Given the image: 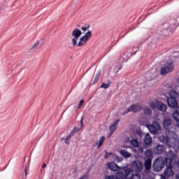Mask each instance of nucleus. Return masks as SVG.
<instances>
[{
    "label": "nucleus",
    "instance_id": "f257e3e1",
    "mask_svg": "<svg viewBox=\"0 0 179 179\" xmlns=\"http://www.w3.org/2000/svg\"><path fill=\"white\" fill-rule=\"evenodd\" d=\"M177 97H178V92L174 90H171L169 92V96L166 98V103L170 108H176L175 111L172 113V117L176 122L178 127H179V106Z\"/></svg>",
    "mask_w": 179,
    "mask_h": 179
},
{
    "label": "nucleus",
    "instance_id": "f03ea898",
    "mask_svg": "<svg viewBox=\"0 0 179 179\" xmlns=\"http://www.w3.org/2000/svg\"><path fill=\"white\" fill-rule=\"evenodd\" d=\"M106 166L109 170H111V171H121V170H123L124 171V173L123 172H117V173H121L122 176H120L121 177L119 178V179H127V177L131 174V173H133L134 170H132V168L129 169L128 166H123L120 167L115 162H108L106 164Z\"/></svg>",
    "mask_w": 179,
    "mask_h": 179
},
{
    "label": "nucleus",
    "instance_id": "7ed1b4c3",
    "mask_svg": "<svg viewBox=\"0 0 179 179\" xmlns=\"http://www.w3.org/2000/svg\"><path fill=\"white\" fill-rule=\"evenodd\" d=\"M169 162H171V157H170L169 158H163L162 157L157 158L152 164L154 171H162V170L164 169V166L169 163Z\"/></svg>",
    "mask_w": 179,
    "mask_h": 179
},
{
    "label": "nucleus",
    "instance_id": "20e7f679",
    "mask_svg": "<svg viewBox=\"0 0 179 179\" xmlns=\"http://www.w3.org/2000/svg\"><path fill=\"white\" fill-rule=\"evenodd\" d=\"M171 155H170L171 161L168 162L166 164V169L164 172L165 177H173L174 176V171H173V163H174V160L176 159V154L173 152V151L170 150Z\"/></svg>",
    "mask_w": 179,
    "mask_h": 179
},
{
    "label": "nucleus",
    "instance_id": "39448f33",
    "mask_svg": "<svg viewBox=\"0 0 179 179\" xmlns=\"http://www.w3.org/2000/svg\"><path fill=\"white\" fill-rule=\"evenodd\" d=\"M138 52L137 50L134 51V48H127L126 50V52L121 55L119 61L121 62V64H123V62H127L128 59H129L130 57H132V55H135L136 52Z\"/></svg>",
    "mask_w": 179,
    "mask_h": 179
},
{
    "label": "nucleus",
    "instance_id": "423d86ee",
    "mask_svg": "<svg viewBox=\"0 0 179 179\" xmlns=\"http://www.w3.org/2000/svg\"><path fill=\"white\" fill-rule=\"evenodd\" d=\"M173 71H174V63H173V61L166 62L164 67L161 68L160 75H167V73H170Z\"/></svg>",
    "mask_w": 179,
    "mask_h": 179
},
{
    "label": "nucleus",
    "instance_id": "0eeeda50",
    "mask_svg": "<svg viewBox=\"0 0 179 179\" xmlns=\"http://www.w3.org/2000/svg\"><path fill=\"white\" fill-rule=\"evenodd\" d=\"M131 170L135 173H141L143 170V164L142 162L136 159L133 161L131 164Z\"/></svg>",
    "mask_w": 179,
    "mask_h": 179
},
{
    "label": "nucleus",
    "instance_id": "6e6552de",
    "mask_svg": "<svg viewBox=\"0 0 179 179\" xmlns=\"http://www.w3.org/2000/svg\"><path fill=\"white\" fill-rule=\"evenodd\" d=\"M143 109V106L141 105H138V104H132L126 110H124L122 114L123 115H125V114H128V113H139L142 111Z\"/></svg>",
    "mask_w": 179,
    "mask_h": 179
},
{
    "label": "nucleus",
    "instance_id": "1a4fd4ad",
    "mask_svg": "<svg viewBox=\"0 0 179 179\" xmlns=\"http://www.w3.org/2000/svg\"><path fill=\"white\" fill-rule=\"evenodd\" d=\"M150 134L152 135H157L159 134V129H160V125L157 121L152 122V124L148 126Z\"/></svg>",
    "mask_w": 179,
    "mask_h": 179
},
{
    "label": "nucleus",
    "instance_id": "9d476101",
    "mask_svg": "<svg viewBox=\"0 0 179 179\" xmlns=\"http://www.w3.org/2000/svg\"><path fill=\"white\" fill-rule=\"evenodd\" d=\"M155 101L157 103V108L159 110V111H162V113L166 111L167 106L166 104L163 103V102L160 101L157 99H155Z\"/></svg>",
    "mask_w": 179,
    "mask_h": 179
},
{
    "label": "nucleus",
    "instance_id": "9b49d317",
    "mask_svg": "<svg viewBox=\"0 0 179 179\" xmlns=\"http://www.w3.org/2000/svg\"><path fill=\"white\" fill-rule=\"evenodd\" d=\"M152 137H150V134L149 133H147L145 135L143 143H144V148H149L150 145H152Z\"/></svg>",
    "mask_w": 179,
    "mask_h": 179
},
{
    "label": "nucleus",
    "instance_id": "f8f14e48",
    "mask_svg": "<svg viewBox=\"0 0 179 179\" xmlns=\"http://www.w3.org/2000/svg\"><path fill=\"white\" fill-rule=\"evenodd\" d=\"M171 20H174V22H165L163 24L164 30H169V29H170V27H171L172 26H176V24H178V22L177 21V20H174L173 17H171Z\"/></svg>",
    "mask_w": 179,
    "mask_h": 179
},
{
    "label": "nucleus",
    "instance_id": "ddd939ff",
    "mask_svg": "<svg viewBox=\"0 0 179 179\" xmlns=\"http://www.w3.org/2000/svg\"><path fill=\"white\" fill-rule=\"evenodd\" d=\"M106 139V137L104 136H102L99 141H96L93 145L92 148H96L97 146V149H100L101 146H103V143H104V141Z\"/></svg>",
    "mask_w": 179,
    "mask_h": 179
},
{
    "label": "nucleus",
    "instance_id": "4468645a",
    "mask_svg": "<svg viewBox=\"0 0 179 179\" xmlns=\"http://www.w3.org/2000/svg\"><path fill=\"white\" fill-rule=\"evenodd\" d=\"M144 167L146 171H149L152 168V159L147 158L144 162Z\"/></svg>",
    "mask_w": 179,
    "mask_h": 179
},
{
    "label": "nucleus",
    "instance_id": "2eb2a0df",
    "mask_svg": "<svg viewBox=\"0 0 179 179\" xmlns=\"http://www.w3.org/2000/svg\"><path fill=\"white\" fill-rule=\"evenodd\" d=\"M155 155H162L164 152V145H157L154 149Z\"/></svg>",
    "mask_w": 179,
    "mask_h": 179
},
{
    "label": "nucleus",
    "instance_id": "dca6fc26",
    "mask_svg": "<svg viewBox=\"0 0 179 179\" xmlns=\"http://www.w3.org/2000/svg\"><path fill=\"white\" fill-rule=\"evenodd\" d=\"M118 122H120V119H117L109 127V129L110 132H114L117 129V127L118 126Z\"/></svg>",
    "mask_w": 179,
    "mask_h": 179
},
{
    "label": "nucleus",
    "instance_id": "f3484780",
    "mask_svg": "<svg viewBox=\"0 0 179 179\" xmlns=\"http://www.w3.org/2000/svg\"><path fill=\"white\" fill-rule=\"evenodd\" d=\"M71 36L76 38H79L82 36V31L77 28L73 31Z\"/></svg>",
    "mask_w": 179,
    "mask_h": 179
},
{
    "label": "nucleus",
    "instance_id": "a211bd4d",
    "mask_svg": "<svg viewBox=\"0 0 179 179\" xmlns=\"http://www.w3.org/2000/svg\"><path fill=\"white\" fill-rule=\"evenodd\" d=\"M121 176H122V173H117V172L115 176L106 175L104 176V179H120V178H121Z\"/></svg>",
    "mask_w": 179,
    "mask_h": 179
},
{
    "label": "nucleus",
    "instance_id": "6ab92c4d",
    "mask_svg": "<svg viewBox=\"0 0 179 179\" xmlns=\"http://www.w3.org/2000/svg\"><path fill=\"white\" fill-rule=\"evenodd\" d=\"M89 41V39H87L85 35L83 36L81 38H80V41L78 43V47H83V45H85L86 44V42Z\"/></svg>",
    "mask_w": 179,
    "mask_h": 179
},
{
    "label": "nucleus",
    "instance_id": "aec40b11",
    "mask_svg": "<svg viewBox=\"0 0 179 179\" xmlns=\"http://www.w3.org/2000/svg\"><path fill=\"white\" fill-rule=\"evenodd\" d=\"M170 125H171V119H170V118L164 119L163 121L164 128L165 129H167V128H169V127H170Z\"/></svg>",
    "mask_w": 179,
    "mask_h": 179
},
{
    "label": "nucleus",
    "instance_id": "412c9836",
    "mask_svg": "<svg viewBox=\"0 0 179 179\" xmlns=\"http://www.w3.org/2000/svg\"><path fill=\"white\" fill-rule=\"evenodd\" d=\"M145 156L147 157V159H153V151L152 150H147L145 152Z\"/></svg>",
    "mask_w": 179,
    "mask_h": 179
},
{
    "label": "nucleus",
    "instance_id": "4be33fe9",
    "mask_svg": "<svg viewBox=\"0 0 179 179\" xmlns=\"http://www.w3.org/2000/svg\"><path fill=\"white\" fill-rule=\"evenodd\" d=\"M120 153L121 155V156H122L123 157H124V159H128L130 156H131V153L128 152L124 150H121L120 151Z\"/></svg>",
    "mask_w": 179,
    "mask_h": 179
},
{
    "label": "nucleus",
    "instance_id": "5701e85b",
    "mask_svg": "<svg viewBox=\"0 0 179 179\" xmlns=\"http://www.w3.org/2000/svg\"><path fill=\"white\" fill-rule=\"evenodd\" d=\"M130 143L132 145L133 148H139V142L136 138L131 139Z\"/></svg>",
    "mask_w": 179,
    "mask_h": 179
},
{
    "label": "nucleus",
    "instance_id": "b1692460",
    "mask_svg": "<svg viewBox=\"0 0 179 179\" xmlns=\"http://www.w3.org/2000/svg\"><path fill=\"white\" fill-rule=\"evenodd\" d=\"M143 113L145 115H152V109L149 106H145L143 108Z\"/></svg>",
    "mask_w": 179,
    "mask_h": 179
},
{
    "label": "nucleus",
    "instance_id": "393cba45",
    "mask_svg": "<svg viewBox=\"0 0 179 179\" xmlns=\"http://www.w3.org/2000/svg\"><path fill=\"white\" fill-rule=\"evenodd\" d=\"M159 141L163 143H169V136H162L159 137Z\"/></svg>",
    "mask_w": 179,
    "mask_h": 179
},
{
    "label": "nucleus",
    "instance_id": "a878e982",
    "mask_svg": "<svg viewBox=\"0 0 179 179\" xmlns=\"http://www.w3.org/2000/svg\"><path fill=\"white\" fill-rule=\"evenodd\" d=\"M149 106H150L151 110H156V108H157V103H156L153 101H150Z\"/></svg>",
    "mask_w": 179,
    "mask_h": 179
},
{
    "label": "nucleus",
    "instance_id": "bb28decb",
    "mask_svg": "<svg viewBox=\"0 0 179 179\" xmlns=\"http://www.w3.org/2000/svg\"><path fill=\"white\" fill-rule=\"evenodd\" d=\"M110 85H111V83H103L101 85V89H108V87H110Z\"/></svg>",
    "mask_w": 179,
    "mask_h": 179
},
{
    "label": "nucleus",
    "instance_id": "cd10ccee",
    "mask_svg": "<svg viewBox=\"0 0 179 179\" xmlns=\"http://www.w3.org/2000/svg\"><path fill=\"white\" fill-rule=\"evenodd\" d=\"M80 131V128H78L76 127H75L73 130L71 131V133L73 134V135H75V134L79 132Z\"/></svg>",
    "mask_w": 179,
    "mask_h": 179
},
{
    "label": "nucleus",
    "instance_id": "c85d7f7f",
    "mask_svg": "<svg viewBox=\"0 0 179 179\" xmlns=\"http://www.w3.org/2000/svg\"><path fill=\"white\" fill-rule=\"evenodd\" d=\"M90 28V25L85 24V26L81 27V30H83V31H87V29Z\"/></svg>",
    "mask_w": 179,
    "mask_h": 179
},
{
    "label": "nucleus",
    "instance_id": "c756f323",
    "mask_svg": "<svg viewBox=\"0 0 179 179\" xmlns=\"http://www.w3.org/2000/svg\"><path fill=\"white\" fill-rule=\"evenodd\" d=\"M84 36L90 40V37H92V31H88L87 33L85 34Z\"/></svg>",
    "mask_w": 179,
    "mask_h": 179
},
{
    "label": "nucleus",
    "instance_id": "7c9ffc66",
    "mask_svg": "<svg viewBox=\"0 0 179 179\" xmlns=\"http://www.w3.org/2000/svg\"><path fill=\"white\" fill-rule=\"evenodd\" d=\"M97 82H99V78H94V80H92L90 83V86H93V85H96V83H97Z\"/></svg>",
    "mask_w": 179,
    "mask_h": 179
},
{
    "label": "nucleus",
    "instance_id": "2f4dec72",
    "mask_svg": "<svg viewBox=\"0 0 179 179\" xmlns=\"http://www.w3.org/2000/svg\"><path fill=\"white\" fill-rule=\"evenodd\" d=\"M104 152H105L104 159H108V157H110V156L113 155V152H108L106 150Z\"/></svg>",
    "mask_w": 179,
    "mask_h": 179
},
{
    "label": "nucleus",
    "instance_id": "473e14b6",
    "mask_svg": "<svg viewBox=\"0 0 179 179\" xmlns=\"http://www.w3.org/2000/svg\"><path fill=\"white\" fill-rule=\"evenodd\" d=\"M78 38H73V39H72V44H73V47H75V46H76V45H78Z\"/></svg>",
    "mask_w": 179,
    "mask_h": 179
},
{
    "label": "nucleus",
    "instance_id": "72a5a7b5",
    "mask_svg": "<svg viewBox=\"0 0 179 179\" xmlns=\"http://www.w3.org/2000/svg\"><path fill=\"white\" fill-rule=\"evenodd\" d=\"M27 177V166H25L24 169L23 178L26 179Z\"/></svg>",
    "mask_w": 179,
    "mask_h": 179
},
{
    "label": "nucleus",
    "instance_id": "f704fd0d",
    "mask_svg": "<svg viewBox=\"0 0 179 179\" xmlns=\"http://www.w3.org/2000/svg\"><path fill=\"white\" fill-rule=\"evenodd\" d=\"M136 134L137 135H138V136H140V138H142V136H143V135H145V134H143V132H142V131L137 129L136 130Z\"/></svg>",
    "mask_w": 179,
    "mask_h": 179
},
{
    "label": "nucleus",
    "instance_id": "c9c22d12",
    "mask_svg": "<svg viewBox=\"0 0 179 179\" xmlns=\"http://www.w3.org/2000/svg\"><path fill=\"white\" fill-rule=\"evenodd\" d=\"M38 44H40V41H36L35 43L31 46V50H34V48H36V47H37Z\"/></svg>",
    "mask_w": 179,
    "mask_h": 179
},
{
    "label": "nucleus",
    "instance_id": "e433bc0d",
    "mask_svg": "<svg viewBox=\"0 0 179 179\" xmlns=\"http://www.w3.org/2000/svg\"><path fill=\"white\" fill-rule=\"evenodd\" d=\"M85 104V100L81 99L78 104V108H81L82 106Z\"/></svg>",
    "mask_w": 179,
    "mask_h": 179
},
{
    "label": "nucleus",
    "instance_id": "4c0bfd02",
    "mask_svg": "<svg viewBox=\"0 0 179 179\" xmlns=\"http://www.w3.org/2000/svg\"><path fill=\"white\" fill-rule=\"evenodd\" d=\"M101 76V72L99 71L96 75L95 78L100 79V76Z\"/></svg>",
    "mask_w": 179,
    "mask_h": 179
},
{
    "label": "nucleus",
    "instance_id": "58836bf2",
    "mask_svg": "<svg viewBox=\"0 0 179 179\" xmlns=\"http://www.w3.org/2000/svg\"><path fill=\"white\" fill-rule=\"evenodd\" d=\"M101 76V72L99 71L96 75L95 78L100 79V76Z\"/></svg>",
    "mask_w": 179,
    "mask_h": 179
},
{
    "label": "nucleus",
    "instance_id": "ea45409f",
    "mask_svg": "<svg viewBox=\"0 0 179 179\" xmlns=\"http://www.w3.org/2000/svg\"><path fill=\"white\" fill-rule=\"evenodd\" d=\"M72 136H73V135L72 134L71 132H70L69 135H68L66 138H67L69 141V139H71V138H72Z\"/></svg>",
    "mask_w": 179,
    "mask_h": 179
},
{
    "label": "nucleus",
    "instance_id": "a19ab883",
    "mask_svg": "<svg viewBox=\"0 0 179 179\" xmlns=\"http://www.w3.org/2000/svg\"><path fill=\"white\" fill-rule=\"evenodd\" d=\"M64 143H66V145H69V140L66 138L64 139Z\"/></svg>",
    "mask_w": 179,
    "mask_h": 179
},
{
    "label": "nucleus",
    "instance_id": "79ce46f5",
    "mask_svg": "<svg viewBox=\"0 0 179 179\" xmlns=\"http://www.w3.org/2000/svg\"><path fill=\"white\" fill-rule=\"evenodd\" d=\"M80 122L81 127H83V117H81Z\"/></svg>",
    "mask_w": 179,
    "mask_h": 179
},
{
    "label": "nucleus",
    "instance_id": "37998d69",
    "mask_svg": "<svg viewBox=\"0 0 179 179\" xmlns=\"http://www.w3.org/2000/svg\"><path fill=\"white\" fill-rule=\"evenodd\" d=\"M125 142H126V143H129V142L131 143V141L129 140V137H127V138L125 139Z\"/></svg>",
    "mask_w": 179,
    "mask_h": 179
},
{
    "label": "nucleus",
    "instance_id": "c03bdc74",
    "mask_svg": "<svg viewBox=\"0 0 179 179\" xmlns=\"http://www.w3.org/2000/svg\"><path fill=\"white\" fill-rule=\"evenodd\" d=\"M138 150L141 152V153H143V147H140Z\"/></svg>",
    "mask_w": 179,
    "mask_h": 179
},
{
    "label": "nucleus",
    "instance_id": "a18cd8bd",
    "mask_svg": "<svg viewBox=\"0 0 179 179\" xmlns=\"http://www.w3.org/2000/svg\"><path fill=\"white\" fill-rule=\"evenodd\" d=\"M111 48H113V47H111V46L108 48V51L106 52V54H107V52H109V51L111 50Z\"/></svg>",
    "mask_w": 179,
    "mask_h": 179
},
{
    "label": "nucleus",
    "instance_id": "49530a36",
    "mask_svg": "<svg viewBox=\"0 0 179 179\" xmlns=\"http://www.w3.org/2000/svg\"><path fill=\"white\" fill-rule=\"evenodd\" d=\"M47 167V164L44 163L42 166V169H45Z\"/></svg>",
    "mask_w": 179,
    "mask_h": 179
},
{
    "label": "nucleus",
    "instance_id": "de8ad7c7",
    "mask_svg": "<svg viewBox=\"0 0 179 179\" xmlns=\"http://www.w3.org/2000/svg\"><path fill=\"white\" fill-rule=\"evenodd\" d=\"M76 171H78V167H76L74 169V171H73V173H76Z\"/></svg>",
    "mask_w": 179,
    "mask_h": 179
},
{
    "label": "nucleus",
    "instance_id": "09e8293b",
    "mask_svg": "<svg viewBox=\"0 0 179 179\" xmlns=\"http://www.w3.org/2000/svg\"><path fill=\"white\" fill-rule=\"evenodd\" d=\"M116 158L117 159V162H121V161H122V159H120V158L118 157V156H117Z\"/></svg>",
    "mask_w": 179,
    "mask_h": 179
},
{
    "label": "nucleus",
    "instance_id": "8fccbe9b",
    "mask_svg": "<svg viewBox=\"0 0 179 179\" xmlns=\"http://www.w3.org/2000/svg\"><path fill=\"white\" fill-rule=\"evenodd\" d=\"M176 165H177L178 168L179 169V161L177 162Z\"/></svg>",
    "mask_w": 179,
    "mask_h": 179
},
{
    "label": "nucleus",
    "instance_id": "3c124183",
    "mask_svg": "<svg viewBox=\"0 0 179 179\" xmlns=\"http://www.w3.org/2000/svg\"><path fill=\"white\" fill-rule=\"evenodd\" d=\"M120 69H122V65H120V66L119 67V71H120Z\"/></svg>",
    "mask_w": 179,
    "mask_h": 179
},
{
    "label": "nucleus",
    "instance_id": "603ef678",
    "mask_svg": "<svg viewBox=\"0 0 179 179\" xmlns=\"http://www.w3.org/2000/svg\"><path fill=\"white\" fill-rule=\"evenodd\" d=\"M62 141H65V138H61V141L62 142Z\"/></svg>",
    "mask_w": 179,
    "mask_h": 179
},
{
    "label": "nucleus",
    "instance_id": "864d4df0",
    "mask_svg": "<svg viewBox=\"0 0 179 179\" xmlns=\"http://www.w3.org/2000/svg\"><path fill=\"white\" fill-rule=\"evenodd\" d=\"M160 179H167V178H166V177H162V178H160Z\"/></svg>",
    "mask_w": 179,
    "mask_h": 179
},
{
    "label": "nucleus",
    "instance_id": "5fc2aeb1",
    "mask_svg": "<svg viewBox=\"0 0 179 179\" xmlns=\"http://www.w3.org/2000/svg\"><path fill=\"white\" fill-rule=\"evenodd\" d=\"M178 19H179V17H178Z\"/></svg>",
    "mask_w": 179,
    "mask_h": 179
}]
</instances>
